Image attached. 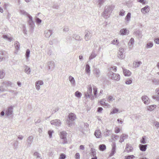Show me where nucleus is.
Wrapping results in <instances>:
<instances>
[{
	"label": "nucleus",
	"instance_id": "1",
	"mask_svg": "<svg viewBox=\"0 0 159 159\" xmlns=\"http://www.w3.org/2000/svg\"><path fill=\"white\" fill-rule=\"evenodd\" d=\"M114 7L112 6H109L105 7L104 11L102 13V16L105 18H108L110 14L114 9Z\"/></svg>",
	"mask_w": 159,
	"mask_h": 159
},
{
	"label": "nucleus",
	"instance_id": "2",
	"mask_svg": "<svg viewBox=\"0 0 159 159\" xmlns=\"http://www.w3.org/2000/svg\"><path fill=\"white\" fill-rule=\"evenodd\" d=\"M92 87L90 84L88 85L87 86V91L84 93L85 97L87 98H90L91 100L94 99V96L92 94Z\"/></svg>",
	"mask_w": 159,
	"mask_h": 159
},
{
	"label": "nucleus",
	"instance_id": "3",
	"mask_svg": "<svg viewBox=\"0 0 159 159\" xmlns=\"http://www.w3.org/2000/svg\"><path fill=\"white\" fill-rule=\"evenodd\" d=\"M109 77L111 79L118 81L120 79V76L118 74L113 73L112 71L109 72L108 73Z\"/></svg>",
	"mask_w": 159,
	"mask_h": 159
},
{
	"label": "nucleus",
	"instance_id": "4",
	"mask_svg": "<svg viewBox=\"0 0 159 159\" xmlns=\"http://www.w3.org/2000/svg\"><path fill=\"white\" fill-rule=\"evenodd\" d=\"M29 20L28 22L30 27V30L31 32H33L35 25L34 21L32 20V17L31 16H29Z\"/></svg>",
	"mask_w": 159,
	"mask_h": 159
},
{
	"label": "nucleus",
	"instance_id": "5",
	"mask_svg": "<svg viewBox=\"0 0 159 159\" xmlns=\"http://www.w3.org/2000/svg\"><path fill=\"white\" fill-rule=\"evenodd\" d=\"M124 49L123 48H119V52L118 53V57L121 59H123L124 58L125 56L123 54Z\"/></svg>",
	"mask_w": 159,
	"mask_h": 159
},
{
	"label": "nucleus",
	"instance_id": "6",
	"mask_svg": "<svg viewBox=\"0 0 159 159\" xmlns=\"http://www.w3.org/2000/svg\"><path fill=\"white\" fill-rule=\"evenodd\" d=\"M66 133L65 131L61 132L60 133V137L61 139H64V141L62 142L63 144H66L67 143V141L66 139Z\"/></svg>",
	"mask_w": 159,
	"mask_h": 159
},
{
	"label": "nucleus",
	"instance_id": "7",
	"mask_svg": "<svg viewBox=\"0 0 159 159\" xmlns=\"http://www.w3.org/2000/svg\"><path fill=\"white\" fill-rule=\"evenodd\" d=\"M85 39L87 41L90 40L92 36V34L91 32L89 30H86L85 31Z\"/></svg>",
	"mask_w": 159,
	"mask_h": 159
},
{
	"label": "nucleus",
	"instance_id": "8",
	"mask_svg": "<svg viewBox=\"0 0 159 159\" xmlns=\"http://www.w3.org/2000/svg\"><path fill=\"white\" fill-rule=\"evenodd\" d=\"M106 100L105 99H103L100 102V104L105 108H110L111 106L108 103L106 102Z\"/></svg>",
	"mask_w": 159,
	"mask_h": 159
},
{
	"label": "nucleus",
	"instance_id": "9",
	"mask_svg": "<svg viewBox=\"0 0 159 159\" xmlns=\"http://www.w3.org/2000/svg\"><path fill=\"white\" fill-rule=\"evenodd\" d=\"M94 75L96 77H98L101 75V72L99 69L97 68H95L93 70Z\"/></svg>",
	"mask_w": 159,
	"mask_h": 159
},
{
	"label": "nucleus",
	"instance_id": "10",
	"mask_svg": "<svg viewBox=\"0 0 159 159\" xmlns=\"http://www.w3.org/2000/svg\"><path fill=\"white\" fill-rule=\"evenodd\" d=\"M50 123L52 125H53L56 126H60L61 124V122L60 120L57 119L52 120L50 121Z\"/></svg>",
	"mask_w": 159,
	"mask_h": 159
},
{
	"label": "nucleus",
	"instance_id": "11",
	"mask_svg": "<svg viewBox=\"0 0 159 159\" xmlns=\"http://www.w3.org/2000/svg\"><path fill=\"white\" fill-rule=\"evenodd\" d=\"M13 112V107L12 106H10L8 107L7 110L5 112L6 115L7 116H10L11 115Z\"/></svg>",
	"mask_w": 159,
	"mask_h": 159
},
{
	"label": "nucleus",
	"instance_id": "12",
	"mask_svg": "<svg viewBox=\"0 0 159 159\" xmlns=\"http://www.w3.org/2000/svg\"><path fill=\"white\" fill-rule=\"evenodd\" d=\"M141 98L142 101L145 104L148 105L150 103V100L149 99L147 96L144 95Z\"/></svg>",
	"mask_w": 159,
	"mask_h": 159
},
{
	"label": "nucleus",
	"instance_id": "13",
	"mask_svg": "<svg viewBox=\"0 0 159 159\" xmlns=\"http://www.w3.org/2000/svg\"><path fill=\"white\" fill-rule=\"evenodd\" d=\"M94 135L97 138H100L102 137V133L100 129L96 130L94 133Z\"/></svg>",
	"mask_w": 159,
	"mask_h": 159
},
{
	"label": "nucleus",
	"instance_id": "14",
	"mask_svg": "<svg viewBox=\"0 0 159 159\" xmlns=\"http://www.w3.org/2000/svg\"><path fill=\"white\" fill-rule=\"evenodd\" d=\"M150 11V7L148 5L145 6L144 7L142 8L141 9V12L143 14H145L146 13Z\"/></svg>",
	"mask_w": 159,
	"mask_h": 159
},
{
	"label": "nucleus",
	"instance_id": "15",
	"mask_svg": "<svg viewBox=\"0 0 159 159\" xmlns=\"http://www.w3.org/2000/svg\"><path fill=\"white\" fill-rule=\"evenodd\" d=\"M43 84L42 80H39L37 81L36 83L35 87L36 89L39 90L40 89V85H43Z\"/></svg>",
	"mask_w": 159,
	"mask_h": 159
},
{
	"label": "nucleus",
	"instance_id": "16",
	"mask_svg": "<svg viewBox=\"0 0 159 159\" xmlns=\"http://www.w3.org/2000/svg\"><path fill=\"white\" fill-rule=\"evenodd\" d=\"M52 34V30H47L44 31V34L46 38H49Z\"/></svg>",
	"mask_w": 159,
	"mask_h": 159
},
{
	"label": "nucleus",
	"instance_id": "17",
	"mask_svg": "<svg viewBox=\"0 0 159 159\" xmlns=\"http://www.w3.org/2000/svg\"><path fill=\"white\" fill-rule=\"evenodd\" d=\"M128 135L125 134H123L120 136V139L119 142L122 143L124 141V140L128 138Z\"/></svg>",
	"mask_w": 159,
	"mask_h": 159
},
{
	"label": "nucleus",
	"instance_id": "18",
	"mask_svg": "<svg viewBox=\"0 0 159 159\" xmlns=\"http://www.w3.org/2000/svg\"><path fill=\"white\" fill-rule=\"evenodd\" d=\"M112 131L111 130H108L106 129L103 132V135L104 137L109 136L111 134Z\"/></svg>",
	"mask_w": 159,
	"mask_h": 159
},
{
	"label": "nucleus",
	"instance_id": "19",
	"mask_svg": "<svg viewBox=\"0 0 159 159\" xmlns=\"http://www.w3.org/2000/svg\"><path fill=\"white\" fill-rule=\"evenodd\" d=\"M116 145L115 143H113L112 145V148L111 153L110 154L109 156L111 157L116 152Z\"/></svg>",
	"mask_w": 159,
	"mask_h": 159
},
{
	"label": "nucleus",
	"instance_id": "20",
	"mask_svg": "<svg viewBox=\"0 0 159 159\" xmlns=\"http://www.w3.org/2000/svg\"><path fill=\"white\" fill-rule=\"evenodd\" d=\"M69 120L71 121H73L76 118L75 115L74 113H70L68 116Z\"/></svg>",
	"mask_w": 159,
	"mask_h": 159
},
{
	"label": "nucleus",
	"instance_id": "21",
	"mask_svg": "<svg viewBox=\"0 0 159 159\" xmlns=\"http://www.w3.org/2000/svg\"><path fill=\"white\" fill-rule=\"evenodd\" d=\"M47 66L48 70L53 68L54 67V63L53 61H49L47 63Z\"/></svg>",
	"mask_w": 159,
	"mask_h": 159
},
{
	"label": "nucleus",
	"instance_id": "22",
	"mask_svg": "<svg viewBox=\"0 0 159 159\" xmlns=\"http://www.w3.org/2000/svg\"><path fill=\"white\" fill-rule=\"evenodd\" d=\"M133 148L130 145L127 144L126 145V148L125 150V152H129L132 151Z\"/></svg>",
	"mask_w": 159,
	"mask_h": 159
},
{
	"label": "nucleus",
	"instance_id": "23",
	"mask_svg": "<svg viewBox=\"0 0 159 159\" xmlns=\"http://www.w3.org/2000/svg\"><path fill=\"white\" fill-rule=\"evenodd\" d=\"M129 33V31L126 29H121L120 31V34L121 35H125Z\"/></svg>",
	"mask_w": 159,
	"mask_h": 159
},
{
	"label": "nucleus",
	"instance_id": "24",
	"mask_svg": "<svg viewBox=\"0 0 159 159\" xmlns=\"http://www.w3.org/2000/svg\"><path fill=\"white\" fill-rule=\"evenodd\" d=\"M69 80L72 85L74 86L75 85V81L73 77L70 75L69 77Z\"/></svg>",
	"mask_w": 159,
	"mask_h": 159
},
{
	"label": "nucleus",
	"instance_id": "25",
	"mask_svg": "<svg viewBox=\"0 0 159 159\" xmlns=\"http://www.w3.org/2000/svg\"><path fill=\"white\" fill-rule=\"evenodd\" d=\"M2 85L3 86L4 85L5 87L11 86L12 83L10 81H5L2 83Z\"/></svg>",
	"mask_w": 159,
	"mask_h": 159
},
{
	"label": "nucleus",
	"instance_id": "26",
	"mask_svg": "<svg viewBox=\"0 0 159 159\" xmlns=\"http://www.w3.org/2000/svg\"><path fill=\"white\" fill-rule=\"evenodd\" d=\"M123 74L125 76H130L131 75V72L128 70L125 69H123Z\"/></svg>",
	"mask_w": 159,
	"mask_h": 159
},
{
	"label": "nucleus",
	"instance_id": "27",
	"mask_svg": "<svg viewBox=\"0 0 159 159\" xmlns=\"http://www.w3.org/2000/svg\"><path fill=\"white\" fill-rule=\"evenodd\" d=\"M147 145H142L140 144L139 145V147L140 150L142 151H145L147 149Z\"/></svg>",
	"mask_w": 159,
	"mask_h": 159
},
{
	"label": "nucleus",
	"instance_id": "28",
	"mask_svg": "<svg viewBox=\"0 0 159 159\" xmlns=\"http://www.w3.org/2000/svg\"><path fill=\"white\" fill-rule=\"evenodd\" d=\"M97 54L95 53V52L93 50L92 53L89 58V60H91L93 58H94L97 56Z\"/></svg>",
	"mask_w": 159,
	"mask_h": 159
},
{
	"label": "nucleus",
	"instance_id": "29",
	"mask_svg": "<svg viewBox=\"0 0 159 159\" xmlns=\"http://www.w3.org/2000/svg\"><path fill=\"white\" fill-rule=\"evenodd\" d=\"M131 14L130 12H128L126 16L125 20L126 23H129L130 20Z\"/></svg>",
	"mask_w": 159,
	"mask_h": 159
},
{
	"label": "nucleus",
	"instance_id": "30",
	"mask_svg": "<svg viewBox=\"0 0 159 159\" xmlns=\"http://www.w3.org/2000/svg\"><path fill=\"white\" fill-rule=\"evenodd\" d=\"M156 107V106L155 105H152L147 107L148 110L152 111Z\"/></svg>",
	"mask_w": 159,
	"mask_h": 159
},
{
	"label": "nucleus",
	"instance_id": "31",
	"mask_svg": "<svg viewBox=\"0 0 159 159\" xmlns=\"http://www.w3.org/2000/svg\"><path fill=\"white\" fill-rule=\"evenodd\" d=\"M134 43V39L133 38H131L128 43V45L130 48H132L133 45Z\"/></svg>",
	"mask_w": 159,
	"mask_h": 159
},
{
	"label": "nucleus",
	"instance_id": "32",
	"mask_svg": "<svg viewBox=\"0 0 159 159\" xmlns=\"http://www.w3.org/2000/svg\"><path fill=\"white\" fill-rule=\"evenodd\" d=\"M25 72L27 74H29L31 72V70L30 68L27 66H25Z\"/></svg>",
	"mask_w": 159,
	"mask_h": 159
},
{
	"label": "nucleus",
	"instance_id": "33",
	"mask_svg": "<svg viewBox=\"0 0 159 159\" xmlns=\"http://www.w3.org/2000/svg\"><path fill=\"white\" fill-rule=\"evenodd\" d=\"M85 71L89 75L90 74V66L88 64H87L86 65L85 67Z\"/></svg>",
	"mask_w": 159,
	"mask_h": 159
},
{
	"label": "nucleus",
	"instance_id": "34",
	"mask_svg": "<svg viewBox=\"0 0 159 159\" xmlns=\"http://www.w3.org/2000/svg\"><path fill=\"white\" fill-rule=\"evenodd\" d=\"M33 137L32 136L29 137L27 138V142L29 144H31L33 141Z\"/></svg>",
	"mask_w": 159,
	"mask_h": 159
},
{
	"label": "nucleus",
	"instance_id": "35",
	"mask_svg": "<svg viewBox=\"0 0 159 159\" xmlns=\"http://www.w3.org/2000/svg\"><path fill=\"white\" fill-rule=\"evenodd\" d=\"M73 37L76 40L80 41L82 39L81 37L80 36L76 34H73Z\"/></svg>",
	"mask_w": 159,
	"mask_h": 159
},
{
	"label": "nucleus",
	"instance_id": "36",
	"mask_svg": "<svg viewBox=\"0 0 159 159\" xmlns=\"http://www.w3.org/2000/svg\"><path fill=\"white\" fill-rule=\"evenodd\" d=\"M20 14L29 17V16H30L24 10H21L20 11Z\"/></svg>",
	"mask_w": 159,
	"mask_h": 159
},
{
	"label": "nucleus",
	"instance_id": "37",
	"mask_svg": "<svg viewBox=\"0 0 159 159\" xmlns=\"http://www.w3.org/2000/svg\"><path fill=\"white\" fill-rule=\"evenodd\" d=\"M5 55L4 54V51L0 50V61H2L4 58Z\"/></svg>",
	"mask_w": 159,
	"mask_h": 159
},
{
	"label": "nucleus",
	"instance_id": "38",
	"mask_svg": "<svg viewBox=\"0 0 159 159\" xmlns=\"http://www.w3.org/2000/svg\"><path fill=\"white\" fill-rule=\"evenodd\" d=\"M141 64H142V62L140 61L134 62L133 63V66L135 68L138 67Z\"/></svg>",
	"mask_w": 159,
	"mask_h": 159
},
{
	"label": "nucleus",
	"instance_id": "39",
	"mask_svg": "<svg viewBox=\"0 0 159 159\" xmlns=\"http://www.w3.org/2000/svg\"><path fill=\"white\" fill-rule=\"evenodd\" d=\"M99 148L101 151H103L106 149V146L103 144H100L99 147Z\"/></svg>",
	"mask_w": 159,
	"mask_h": 159
},
{
	"label": "nucleus",
	"instance_id": "40",
	"mask_svg": "<svg viewBox=\"0 0 159 159\" xmlns=\"http://www.w3.org/2000/svg\"><path fill=\"white\" fill-rule=\"evenodd\" d=\"M34 156L37 159H41L40 154L37 152H35L34 153Z\"/></svg>",
	"mask_w": 159,
	"mask_h": 159
},
{
	"label": "nucleus",
	"instance_id": "41",
	"mask_svg": "<svg viewBox=\"0 0 159 159\" xmlns=\"http://www.w3.org/2000/svg\"><path fill=\"white\" fill-rule=\"evenodd\" d=\"M111 43L116 45H118L119 43V41L118 39H115L111 42Z\"/></svg>",
	"mask_w": 159,
	"mask_h": 159
},
{
	"label": "nucleus",
	"instance_id": "42",
	"mask_svg": "<svg viewBox=\"0 0 159 159\" xmlns=\"http://www.w3.org/2000/svg\"><path fill=\"white\" fill-rule=\"evenodd\" d=\"M107 100L109 103H111L113 101L115 100V98H114L111 96H109L107 97Z\"/></svg>",
	"mask_w": 159,
	"mask_h": 159
},
{
	"label": "nucleus",
	"instance_id": "43",
	"mask_svg": "<svg viewBox=\"0 0 159 159\" xmlns=\"http://www.w3.org/2000/svg\"><path fill=\"white\" fill-rule=\"evenodd\" d=\"M75 96L78 98H80L82 96V93L79 91H76L75 94Z\"/></svg>",
	"mask_w": 159,
	"mask_h": 159
},
{
	"label": "nucleus",
	"instance_id": "44",
	"mask_svg": "<svg viewBox=\"0 0 159 159\" xmlns=\"http://www.w3.org/2000/svg\"><path fill=\"white\" fill-rule=\"evenodd\" d=\"M153 46V44L152 42L148 43L146 46V48H151Z\"/></svg>",
	"mask_w": 159,
	"mask_h": 159
},
{
	"label": "nucleus",
	"instance_id": "45",
	"mask_svg": "<svg viewBox=\"0 0 159 159\" xmlns=\"http://www.w3.org/2000/svg\"><path fill=\"white\" fill-rule=\"evenodd\" d=\"M14 45L15 48L17 50H18L19 49L20 45L19 43L18 42H15Z\"/></svg>",
	"mask_w": 159,
	"mask_h": 159
},
{
	"label": "nucleus",
	"instance_id": "46",
	"mask_svg": "<svg viewBox=\"0 0 159 159\" xmlns=\"http://www.w3.org/2000/svg\"><path fill=\"white\" fill-rule=\"evenodd\" d=\"M5 74L3 70L0 71V79H3L5 76Z\"/></svg>",
	"mask_w": 159,
	"mask_h": 159
},
{
	"label": "nucleus",
	"instance_id": "47",
	"mask_svg": "<svg viewBox=\"0 0 159 159\" xmlns=\"http://www.w3.org/2000/svg\"><path fill=\"white\" fill-rule=\"evenodd\" d=\"M93 89L94 96L95 98H96L97 97V89L95 86H94L93 87Z\"/></svg>",
	"mask_w": 159,
	"mask_h": 159
},
{
	"label": "nucleus",
	"instance_id": "48",
	"mask_svg": "<svg viewBox=\"0 0 159 159\" xmlns=\"http://www.w3.org/2000/svg\"><path fill=\"white\" fill-rule=\"evenodd\" d=\"M133 2L131 1H128L126 2V5L129 7H130L132 6Z\"/></svg>",
	"mask_w": 159,
	"mask_h": 159
},
{
	"label": "nucleus",
	"instance_id": "49",
	"mask_svg": "<svg viewBox=\"0 0 159 159\" xmlns=\"http://www.w3.org/2000/svg\"><path fill=\"white\" fill-rule=\"evenodd\" d=\"M145 140H146V137L145 136H143L142 138V139L140 140V142L142 143L145 144L146 143Z\"/></svg>",
	"mask_w": 159,
	"mask_h": 159
},
{
	"label": "nucleus",
	"instance_id": "50",
	"mask_svg": "<svg viewBox=\"0 0 159 159\" xmlns=\"http://www.w3.org/2000/svg\"><path fill=\"white\" fill-rule=\"evenodd\" d=\"M30 51L29 49H27L25 53V56L27 59H28L30 57Z\"/></svg>",
	"mask_w": 159,
	"mask_h": 159
},
{
	"label": "nucleus",
	"instance_id": "51",
	"mask_svg": "<svg viewBox=\"0 0 159 159\" xmlns=\"http://www.w3.org/2000/svg\"><path fill=\"white\" fill-rule=\"evenodd\" d=\"M153 83L155 85L159 84V80L157 79H154L152 80Z\"/></svg>",
	"mask_w": 159,
	"mask_h": 159
},
{
	"label": "nucleus",
	"instance_id": "52",
	"mask_svg": "<svg viewBox=\"0 0 159 159\" xmlns=\"http://www.w3.org/2000/svg\"><path fill=\"white\" fill-rule=\"evenodd\" d=\"M125 11L123 9H122L120 11L119 13V15L121 16H123L125 15Z\"/></svg>",
	"mask_w": 159,
	"mask_h": 159
},
{
	"label": "nucleus",
	"instance_id": "53",
	"mask_svg": "<svg viewBox=\"0 0 159 159\" xmlns=\"http://www.w3.org/2000/svg\"><path fill=\"white\" fill-rule=\"evenodd\" d=\"M118 111H119V110L118 109L115 108L113 109L112 111L110 112V114H112L116 113L117 112H118Z\"/></svg>",
	"mask_w": 159,
	"mask_h": 159
},
{
	"label": "nucleus",
	"instance_id": "54",
	"mask_svg": "<svg viewBox=\"0 0 159 159\" xmlns=\"http://www.w3.org/2000/svg\"><path fill=\"white\" fill-rule=\"evenodd\" d=\"M152 98L154 99H156L157 101H159V95L158 94H157V95L155 96H152Z\"/></svg>",
	"mask_w": 159,
	"mask_h": 159
},
{
	"label": "nucleus",
	"instance_id": "55",
	"mask_svg": "<svg viewBox=\"0 0 159 159\" xmlns=\"http://www.w3.org/2000/svg\"><path fill=\"white\" fill-rule=\"evenodd\" d=\"M135 157L133 155H129L125 157V159H133Z\"/></svg>",
	"mask_w": 159,
	"mask_h": 159
},
{
	"label": "nucleus",
	"instance_id": "56",
	"mask_svg": "<svg viewBox=\"0 0 159 159\" xmlns=\"http://www.w3.org/2000/svg\"><path fill=\"white\" fill-rule=\"evenodd\" d=\"M69 30V28L67 26H64L63 30V32H67Z\"/></svg>",
	"mask_w": 159,
	"mask_h": 159
},
{
	"label": "nucleus",
	"instance_id": "57",
	"mask_svg": "<svg viewBox=\"0 0 159 159\" xmlns=\"http://www.w3.org/2000/svg\"><path fill=\"white\" fill-rule=\"evenodd\" d=\"M132 82V80L130 79H128L126 80L125 83L127 84H130Z\"/></svg>",
	"mask_w": 159,
	"mask_h": 159
},
{
	"label": "nucleus",
	"instance_id": "58",
	"mask_svg": "<svg viewBox=\"0 0 159 159\" xmlns=\"http://www.w3.org/2000/svg\"><path fill=\"white\" fill-rule=\"evenodd\" d=\"M66 157V155L63 153H62L60 155V157L59 159H65Z\"/></svg>",
	"mask_w": 159,
	"mask_h": 159
},
{
	"label": "nucleus",
	"instance_id": "59",
	"mask_svg": "<svg viewBox=\"0 0 159 159\" xmlns=\"http://www.w3.org/2000/svg\"><path fill=\"white\" fill-rule=\"evenodd\" d=\"M36 22L37 24H39L41 23L42 20L39 18L36 17Z\"/></svg>",
	"mask_w": 159,
	"mask_h": 159
},
{
	"label": "nucleus",
	"instance_id": "60",
	"mask_svg": "<svg viewBox=\"0 0 159 159\" xmlns=\"http://www.w3.org/2000/svg\"><path fill=\"white\" fill-rule=\"evenodd\" d=\"M104 2V1L103 0H98V5H99V7H100L103 4Z\"/></svg>",
	"mask_w": 159,
	"mask_h": 159
},
{
	"label": "nucleus",
	"instance_id": "61",
	"mask_svg": "<svg viewBox=\"0 0 159 159\" xmlns=\"http://www.w3.org/2000/svg\"><path fill=\"white\" fill-rule=\"evenodd\" d=\"M91 155L93 156V157H95V156H95V155H96V152H95V150L94 149H91Z\"/></svg>",
	"mask_w": 159,
	"mask_h": 159
},
{
	"label": "nucleus",
	"instance_id": "62",
	"mask_svg": "<svg viewBox=\"0 0 159 159\" xmlns=\"http://www.w3.org/2000/svg\"><path fill=\"white\" fill-rule=\"evenodd\" d=\"M75 159H80V155L79 153H76L75 156Z\"/></svg>",
	"mask_w": 159,
	"mask_h": 159
},
{
	"label": "nucleus",
	"instance_id": "63",
	"mask_svg": "<svg viewBox=\"0 0 159 159\" xmlns=\"http://www.w3.org/2000/svg\"><path fill=\"white\" fill-rule=\"evenodd\" d=\"M53 132V131L49 130L48 131V133L49 135L50 138H51L52 137V134Z\"/></svg>",
	"mask_w": 159,
	"mask_h": 159
},
{
	"label": "nucleus",
	"instance_id": "64",
	"mask_svg": "<svg viewBox=\"0 0 159 159\" xmlns=\"http://www.w3.org/2000/svg\"><path fill=\"white\" fill-rule=\"evenodd\" d=\"M120 128L118 127H116L115 129V132L116 133H118L120 132Z\"/></svg>",
	"mask_w": 159,
	"mask_h": 159
}]
</instances>
